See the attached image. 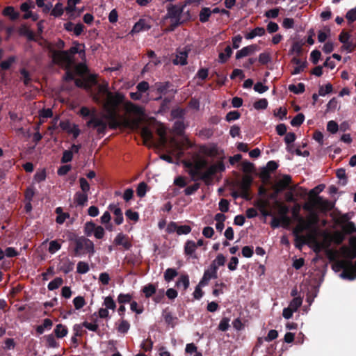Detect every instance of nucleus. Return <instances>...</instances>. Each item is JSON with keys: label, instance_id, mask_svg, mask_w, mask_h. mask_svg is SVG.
<instances>
[{"label": "nucleus", "instance_id": "nucleus-1", "mask_svg": "<svg viewBox=\"0 0 356 356\" xmlns=\"http://www.w3.org/2000/svg\"><path fill=\"white\" fill-rule=\"evenodd\" d=\"M98 92L103 101L104 113L97 115L95 110L90 111L87 107H82L79 111L81 116L90 118L87 122L88 127L95 129L98 134H104L108 126L111 129L121 125L133 129L138 128L139 120L124 118L118 113V106L124 99L122 93L110 92L108 83L99 85Z\"/></svg>", "mask_w": 356, "mask_h": 356}, {"label": "nucleus", "instance_id": "nucleus-2", "mask_svg": "<svg viewBox=\"0 0 356 356\" xmlns=\"http://www.w3.org/2000/svg\"><path fill=\"white\" fill-rule=\"evenodd\" d=\"M64 47V42L61 40H58L56 43L53 44L52 43H47V49L51 54L52 61L63 67L68 68L74 63L73 57L76 54H83L84 53V45L79 43H76L67 51H57Z\"/></svg>", "mask_w": 356, "mask_h": 356}, {"label": "nucleus", "instance_id": "nucleus-3", "mask_svg": "<svg viewBox=\"0 0 356 356\" xmlns=\"http://www.w3.org/2000/svg\"><path fill=\"white\" fill-rule=\"evenodd\" d=\"M318 222V218L316 214L312 213L307 220L302 218H298V223L293 229V234L296 236V246L301 248V245L305 242V238L300 234L305 230H310V237H314L316 234V228L314 227Z\"/></svg>", "mask_w": 356, "mask_h": 356}, {"label": "nucleus", "instance_id": "nucleus-4", "mask_svg": "<svg viewBox=\"0 0 356 356\" xmlns=\"http://www.w3.org/2000/svg\"><path fill=\"white\" fill-rule=\"evenodd\" d=\"M201 0H188L184 4L170 5L167 7V13L163 19V23L169 22L170 26L166 29L167 31H173L177 26L182 23L181 20V14L186 5L191 2L200 3Z\"/></svg>", "mask_w": 356, "mask_h": 356}, {"label": "nucleus", "instance_id": "nucleus-5", "mask_svg": "<svg viewBox=\"0 0 356 356\" xmlns=\"http://www.w3.org/2000/svg\"><path fill=\"white\" fill-rule=\"evenodd\" d=\"M136 92H131L129 93L130 98L134 101H141L143 103L149 102L150 100L149 95L150 86L149 83L142 81L136 85Z\"/></svg>", "mask_w": 356, "mask_h": 356}, {"label": "nucleus", "instance_id": "nucleus-6", "mask_svg": "<svg viewBox=\"0 0 356 356\" xmlns=\"http://www.w3.org/2000/svg\"><path fill=\"white\" fill-rule=\"evenodd\" d=\"M225 170V165L222 160L217 161L210 165L202 174L201 180L209 184L214 175Z\"/></svg>", "mask_w": 356, "mask_h": 356}, {"label": "nucleus", "instance_id": "nucleus-7", "mask_svg": "<svg viewBox=\"0 0 356 356\" xmlns=\"http://www.w3.org/2000/svg\"><path fill=\"white\" fill-rule=\"evenodd\" d=\"M95 245L92 241L88 238L81 237L75 241L74 255L79 256L85 253L93 254Z\"/></svg>", "mask_w": 356, "mask_h": 356}, {"label": "nucleus", "instance_id": "nucleus-8", "mask_svg": "<svg viewBox=\"0 0 356 356\" xmlns=\"http://www.w3.org/2000/svg\"><path fill=\"white\" fill-rule=\"evenodd\" d=\"M207 164L208 162L204 158H197L194 161L190 169V174L194 180H201L202 174L204 172L202 170L207 166Z\"/></svg>", "mask_w": 356, "mask_h": 356}, {"label": "nucleus", "instance_id": "nucleus-9", "mask_svg": "<svg viewBox=\"0 0 356 356\" xmlns=\"http://www.w3.org/2000/svg\"><path fill=\"white\" fill-rule=\"evenodd\" d=\"M339 266L343 268V272L340 274V277L343 279L353 280L356 278V261L354 266L351 263L345 261H340Z\"/></svg>", "mask_w": 356, "mask_h": 356}, {"label": "nucleus", "instance_id": "nucleus-10", "mask_svg": "<svg viewBox=\"0 0 356 356\" xmlns=\"http://www.w3.org/2000/svg\"><path fill=\"white\" fill-rule=\"evenodd\" d=\"M278 217L282 221V227H288L291 223V219L288 216L289 207L280 202H276Z\"/></svg>", "mask_w": 356, "mask_h": 356}, {"label": "nucleus", "instance_id": "nucleus-11", "mask_svg": "<svg viewBox=\"0 0 356 356\" xmlns=\"http://www.w3.org/2000/svg\"><path fill=\"white\" fill-rule=\"evenodd\" d=\"M124 109L129 114H133L136 116L140 117L144 114V109L143 107L138 106L131 102L127 101L124 102Z\"/></svg>", "mask_w": 356, "mask_h": 356}, {"label": "nucleus", "instance_id": "nucleus-12", "mask_svg": "<svg viewBox=\"0 0 356 356\" xmlns=\"http://www.w3.org/2000/svg\"><path fill=\"white\" fill-rule=\"evenodd\" d=\"M217 277V270L215 267H212L204 271L202 280L200 281V285H207L210 280Z\"/></svg>", "mask_w": 356, "mask_h": 356}, {"label": "nucleus", "instance_id": "nucleus-13", "mask_svg": "<svg viewBox=\"0 0 356 356\" xmlns=\"http://www.w3.org/2000/svg\"><path fill=\"white\" fill-rule=\"evenodd\" d=\"M291 181V177L289 175H284L282 179L278 180L275 185L276 193H280L286 189Z\"/></svg>", "mask_w": 356, "mask_h": 356}, {"label": "nucleus", "instance_id": "nucleus-14", "mask_svg": "<svg viewBox=\"0 0 356 356\" xmlns=\"http://www.w3.org/2000/svg\"><path fill=\"white\" fill-rule=\"evenodd\" d=\"M257 50V46L256 44H252L242 48L238 51L236 54V58L240 59L241 58L248 56Z\"/></svg>", "mask_w": 356, "mask_h": 356}, {"label": "nucleus", "instance_id": "nucleus-15", "mask_svg": "<svg viewBox=\"0 0 356 356\" xmlns=\"http://www.w3.org/2000/svg\"><path fill=\"white\" fill-rule=\"evenodd\" d=\"M114 243L116 245H122L126 250H129L131 247V244L129 241L127 236L122 233L117 234L114 239Z\"/></svg>", "mask_w": 356, "mask_h": 356}, {"label": "nucleus", "instance_id": "nucleus-16", "mask_svg": "<svg viewBox=\"0 0 356 356\" xmlns=\"http://www.w3.org/2000/svg\"><path fill=\"white\" fill-rule=\"evenodd\" d=\"M151 26L147 23V20L145 19H140L137 23L134 26L131 33H139L140 31H147L150 29Z\"/></svg>", "mask_w": 356, "mask_h": 356}, {"label": "nucleus", "instance_id": "nucleus-17", "mask_svg": "<svg viewBox=\"0 0 356 356\" xmlns=\"http://www.w3.org/2000/svg\"><path fill=\"white\" fill-rule=\"evenodd\" d=\"M188 53L186 51H179L177 52L175 58L173 60L175 65H184L187 63Z\"/></svg>", "mask_w": 356, "mask_h": 356}, {"label": "nucleus", "instance_id": "nucleus-18", "mask_svg": "<svg viewBox=\"0 0 356 356\" xmlns=\"http://www.w3.org/2000/svg\"><path fill=\"white\" fill-rule=\"evenodd\" d=\"M350 243L352 250H348L346 248H343V254L345 257L353 259L356 257V238H352Z\"/></svg>", "mask_w": 356, "mask_h": 356}, {"label": "nucleus", "instance_id": "nucleus-19", "mask_svg": "<svg viewBox=\"0 0 356 356\" xmlns=\"http://www.w3.org/2000/svg\"><path fill=\"white\" fill-rule=\"evenodd\" d=\"M74 200L77 205L83 206L88 202V193L77 192L74 195Z\"/></svg>", "mask_w": 356, "mask_h": 356}, {"label": "nucleus", "instance_id": "nucleus-20", "mask_svg": "<svg viewBox=\"0 0 356 356\" xmlns=\"http://www.w3.org/2000/svg\"><path fill=\"white\" fill-rule=\"evenodd\" d=\"M265 33V29L263 27H257L249 33H246L245 38L247 40H252L257 36H262Z\"/></svg>", "mask_w": 356, "mask_h": 356}, {"label": "nucleus", "instance_id": "nucleus-21", "mask_svg": "<svg viewBox=\"0 0 356 356\" xmlns=\"http://www.w3.org/2000/svg\"><path fill=\"white\" fill-rule=\"evenodd\" d=\"M292 61L296 64V66L294 67L292 74H298L304 70L306 67V63L302 62L300 59L297 58H293Z\"/></svg>", "mask_w": 356, "mask_h": 356}, {"label": "nucleus", "instance_id": "nucleus-22", "mask_svg": "<svg viewBox=\"0 0 356 356\" xmlns=\"http://www.w3.org/2000/svg\"><path fill=\"white\" fill-rule=\"evenodd\" d=\"M189 277L187 275H182L177 280L176 284L177 287H183L184 291H186L189 286Z\"/></svg>", "mask_w": 356, "mask_h": 356}, {"label": "nucleus", "instance_id": "nucleus-23", "mask_svg": "<svg viewBox=\"0 0 356 356\" xmlns=\"http://www.w3.org/2000/svg\"><path fill=\"white\" fill-rule=\"evenodd\" d=\"M140 134L145 144H147L148 142L151 141L153 137L152 132L149 130L148 127H144L141 129Z\"/></svg>", "mask_w": 356, "mask_h": 356}, {"label": "nucleus", "instance_id": "nucleus-24", "mask_svg": "<svg viewBox=\"0 0 356 356\" xmlns=\"http://www.w3.org/2000/svg\"><path fill=\"white\" fill-rule=\"evenodd\" d=\"M211 13V10L209 8H203L200 13V21L203 23L207 22L209 20Z\"/></svg>", "mask_w": 356, "mask_h": 356}, {"label": "nucleus", "instance_id": "nucleus-25", "mask_svg": "<svg viewBox=\"0 0 356 356\" xmlns=\"http://www.w3.org/2000/svg\"><path fill=\"white\" fill-rule=\"evenodd\" d=\"M196 250V244L193 241H187L184 246L186 254L192 255Z\"/></svg>", "mask_w": 356, "mask_h": 356}, {"label": "nucleus", "instance_id": "nucleus-26", "mask_svg": "<svg viewBox=\"0 0 356 356\" xmlns=\"http://www.w3.org/2000/svg\"><path fill=\"white\" fill-rule=\"evenodd\" d=\"M67 332V328L62 324H58L54 330L55 334L58 338L65 337Z\"/></svg>", "mask_w": 356, "mask_h": 356}, {"label": "nucleus", "instance_id": "nucleus-27", "mask_svg": "<svg viewBox=\"0 0 356 356\" xmlns=\"http://www.w3.org/2000/svg\"><path fill=\"white\" fill-rule=\"evenodd\" d=\"M81 0H67V6L65 10L70 15H73V13L76 10V5L79 3Z\"/></svg>", "mask_w": 356, "mask_h": 356}, {"label": "nucleus", "instance_id": "nucleus-28", "mask_svg": "<svg viewBox=\"0 0 356 356\" xmlns=\"http://www.w3.org/2000/svg\"><path fill=\"white\" fill-rule=\"evenodd\" d=\"M3 14L5 16L9 17L13 20L16 19L19 16V13L15 12L13 6H8L5 8L3 10Z\"/></svg>", "mask_w": 356, "mask_h": 356}, {"label": "nucleus", "instance_id": "nucleus-29", "mask_svg": "<svg viewBox=\"0 0 356 356\" xmlns=\"http://www.w3.org/2000/svg\"><path fill=\"white\" fill-rule=\"evenodd\" d=\"M64 8L62 3L58 2L52 8L51 15L58 17L63 14Z\"/></svg>", "mask_w": 356, "mask_h": 356}, {"label": "nucleus", "instance_id": "nucleus-30", "mask_svg": "<svg viewBox=\"0 0 356 356\" xmlns=\"http://www.w3.org/2000/svg\"><path fill=\"white\" fill-rule=\"evenodd\" d=\"M74 268V263L72 262L70 259H65L63 261L62 265L60 266V270L65 273H68Z\"/></svg>", "mask_w": 356, "mask_h": 356}, {"label": "nucleus", "instance_id": "nucleus-31", "mask_svg": "<svg viewBox=\"0 0 356 356\" xmlns=\"http://www.w3.org/2000/svg\"><path fill=\"white\" fill-rule=\"evenodd\" d=\"M226 261L225 257L222 254H219L217 255L216 259L213 261L211 264V266L213 268L215 267L216 270H218V268L219 266H222L225 264Z\"/></svg>", "mask_w": 356, "mask_h": 356}, {"label": "nucleus", "instance_id": "nucleus-32", "mask_svg": "<svg viewBox=\"0 0 356 356\" xmlns=\"http://www.w3.org/2000/svg\"><path fill=\"white\" fill-rule=\"evenodd\" d=\"M232 50L229 46H227L225 49V52H221L219 54V62L220 63H225L232 55Z\"/></svg>", "mask_w": 356, "mask_h": 356}, {"label": "nucleus", "instance_id": "nucleus-33", "mask_svg": "<svg viewBox=\"0 0 356 356\" xmlns=\"http://www.w3.org/2000/svg\"><path fill=\"white\" fill-rule=\"evenodd\" d=\"M169 83L168 82H158L154 84V88L159 94H163L166 92Z\"/></svg>", "mask_w": 356, "mask_h": 356}, {"label": "nucleus", "instance_id": "nucleus-34", "mask_svg": "<svg viewBox=\"0 0 356 356\" xmlns=\"http://www.w3.org/2000/svg\"><path fill=\"white\" fill-rule=\"evenodd\" d=\"M103 305L107 309H111L113 311H114L116 308V304L111 296L104 298Z\"/></svg>", "mask_w": 356, "mask_h": 356}, {"label": "nucleus", "instance_id": "nucleus-35", "mask_svg": "<svg viewBox=\"0 0 356 356\" xmlns=\"http://www.w3.org/2000/svg\"><path fill=\"white\" fill-rule=\"evenodd\" d=\"M302 300L300 297L294 298L289 303V307L293 310L295 312L302 305Z\"/></svg>", "mask_w": 356, "mask_h": 356}, {"label": "nucleus", "instance_id": "nucleus-36", "mask_svg": "<svg viewBox=\"0 0 356 356\" xmlns=\"http://www.w3.org/2000/svg\"><path fill=\"white\" fill-rule=\"evenodd\" d=\"M178 275L177 271L174 268H168L164 273V279L166 282H170Z\"/></svg>", "mask_w": 356, "mask_h": 356}, {"label": "nucleus", "instance_id": "nucleus-37", "mask_svg": "<svg viewBox=\"0 0 356 356\" xmlns=\"http://www.w3.org/2000/svg\"><path fill=\"white\" fill-rule=\"evenodd\" d=\"M63 281L61 277H56L48 284V289L50 291L55 290L62 285Z\"/></svg>", "mask_w": 356, "mask_h": 356}, {"label": "nucleus", "instance_id": "nucleus-38", "mask_svg": "<svg viewBox=\"0 0 356 356\" xmlns=\"http://www.w3.org/2000/svg\"><path fill=\"white\" fill-rule=\"evenodd\" d=\"M96 227V225L92 222H86L84 227V232L86 236H92L94 234Z\"/></svg>", "mask_w": 356, "mask_h": 356}, {"label": "nucleus", "instance_id": "nucleus-39", "mask_svg": "<svg viewBox=\"0 0 356 356\" xmlns=\"http://www.w3.org/2000/svg\"><path fill=\"white\" fill-rule=\"evenodd\" d=\"M142 291L144 293L146 298H149L155 293L156 288L153 284H149L145 286L143 288Z\"/></svg>", "mask_w": 356, "mask_h": 356}, {"label": "nucleus", "instance_id": "nucleus-40", "mask_svg": "<svg viewBox=\"0 0 356 356\" xmlns=\"http://www.w3.org/2000/svg\"><path fill=\"white\" fill-rule=\"evenodd\" d=\"M289 89L295 94H300L305 91V85L302 83H300L298 85H290Z\"/></svg>", "mask_w": 356, "mask_h": 356}, {"label": "nucleus", "instance_id": "nucleus-41", "mask_svg": "<svg viewBox=\"0 0 356 356\" xmlns=\"http://www.w3.org/2000/svg\"><path fill=\"white\" fill-rule=\"evenodd\" d=\"M305 120V116L302 113H298L296 115L292 120L291 121V124L293 127H298L300 126Z\"/></svg>", "mask_w": 356, "mask_h": 356}, {"label": "nucleus", "instance_id": "nucleus-42", "mask_svg": "<svg viewBox=\"0 0 356 356\" xmlns=\"http://www.w3.org/2000/svg\"><path fill=\"white\" fill-rule=\"evenodd\" d=\"M203 152L211 157H214L218 154V147L216 145L209 146L206 147Z\"/></svg>", "mask_w": 356, "mask_h": 356}, {"label": "nucleus", "instance_id": "nucleus-43", "mask_svg": "<svg viewBox=\"0 0 356 356\" xmlns=\"http://www.w3.org/2000/svg\"><path fill=\"white\" fill-rule=\"evenodd\" d=\"M132 299V296L129 293H120L118 296V302L120 304H124L130 302Z\"/></svg>", "mask_w": 356, "mask_h": 356}, {"label": "nucleus", "instance_id": "nucleus-44", "mask_svg": "<svg viewBox=\"0 0 356 356\" xmlns=\"http://www.w3.org/2000/svg\"><path fill=\"white\" fill-rule=\"evenodd\" d=\"M15 57L10 56L6 60L1 62L0 66L1 68L3 70H6L10 67V66L15 63Z\"/></svg>", "mask_w": 356, "mask_h": 356}, {"label": "nucleus", "instance_id": "nucleus-45", "mask_svg": "<svg viewBox=\"0 0 356 356\" xmlns=\"http://www.w3.org/2000/svg\"><path fill=\"white\" fill-rule=\"evenodd\" d=\"M77 273L80 274H85L89 270V266L84 261H79L77 264Z\"/></svg>", "mask_w": 356, "mask_h": 356}, {"label": "nucleus", "instance_id": "nucleus-46", "mask_svg": "<svg viewBox=\"0 0 356 356\" xmlns=\"http://www.w3.org/2000/svg\"><path fill=\"white\" fill-rule=\"evenodd\" d=\"M60 248L61 245L57 241H51L49 243L48 250L51 254H54L55 252L58 251L60 249Z\"/></svg>", "mask_w": 356, "mask_h": 356}, {"label": "nucleus", "instance_id": "nucleus-47", "mask_svg": "<svg viewBox=\"0 0 356 356\" xmlns=\"http://www.w3.org/2000/svg\"><path fill=\"white\" fill-rule=\"evenodd\" d=\"M163 318L165 321V323L171 325L172 327L175 326L176 324V320L177 318L173 317L172 315L170 313L165 312L163 314Z\"/></svg>", "mask_w": 356, "mask_h": 356}, {"label": "nucleus", "instance_id": "nucleus-48", "mask_svg": "<svg viewBox=\"0 0 356 356\" xmlns=\"http://www.w3.org/2000/svg\"><path fill=\"white\" fill-rule=\"evenodd\" d=\"M73 303L76 309H80L85 304V300L82 296H77L74 298Z\"/></svg>", "mask_w": 356, "mask_h": 356}, {"label": "nucleus", "instance_id": "nucleus-49", "mask_svg": "<svg viewBox=\"0 0 356 356\" xmlns=\"http://www.w3.org/2000/svg\"><path fill=\"white\" fill-rule=\"evenodd\" d=\"M332 91V86L330 83L326 84L325 86H321L318 90L320 96H325Z\"/></svg>", "mask_w": 356, "mask_h": 356}, {"label": "nucleus", "instance_id": "nucleus-50", "mask_svg": "<svg viewBox=\"0 0 356 356\" xmlns=\"http://www.w3.org/2000/svg\"><path fill=\"white\" fill-rule=\"evenodd\" d=\"M130 325L129 323L124 320H122L120 321L119 326L118 327V332L121 333H127L128 330H129Z\"/></svg>", "mask_w": 356, "mask_h": 356}, {"label": "nucleus", "instance_id": "nucleus-51", "mask_svg": "<svg viewBox=\"0 0 356 356\" xmlns=\"http://www.w3.org/2000/svg\"><path fill=\"white\" fill-rule=\"evenodd\" d=\"M147 191V184L145 182H141L137 187V195L138 196L143 197L145 195Z\"/></svg>", "mask_w": 356, "mask_h": 356}, {"label": "nucleus", "instance_id": "nucleus-52", "mask_svg": "<svg viewBox=\"0 0 356 356\" xmlns=\"http://www.w3.org/2000/svg\"><path fill=\"white\" fill-rule=\"evenodd\" d=\"M339 40L343 44V47L349 49L350 44L348 42L349 35L346 33H341L339 35Z\"/></svg>", "mask_w": 356, "mask_h": 356}, {"label": "nucleus", "instance_id": "nucleus-53", "mask_svg": "<svg viewBox=\"0 0 356 356\" xmlns=\"http://www.w3.org/2000/svg\"><path fill=\"white\" fill-rule=\"evenodd\" d=\"M268 106V101L266 99H261L259 101H257L254 104V107L255 109H265Z\"/></svg>", "mask_w": 356, "mask_h": 356}, {"label": "nucleus", "instance_id": "nucleus-54", "mask_svg": "<svg viewBox=\"0 0 356 356\" xmlns=\"http://www.w3.org/2000/svg\"><path fill=\"white\" fill-rule=\"evenodd\" d=\"M338 124L334 120H330L327 122V129L329 132L332 134H335L338 131Z\"/></svg>", "mask_w": 356, "mask_h": 356}, {"label": "nucleus", "instance_id": "nucleus-55", "mask_svg": "<svg viewBox=\"0 0 356 356\" xmlns=\"http://www.w3.org/2000/svg\"><path fill=\"white\" fill-rule=\"evenodd\" d=\"M125 215L127 218H129V220H134L135 222H137L139 219V215H138V212L133 211L131 209H128L125 212Z\"/></svg>", "mask_w": 356, "mask_h": 356}, {"label": "nucleus", "instance_id": "nucleus-56", "mask_svg": "<svg viewBox=\"0 0 356 356\" xmlns=\"http://www.w3.org/2000/svg\"><path fill=\"white\" fill-rule=\"evenodd\" d=\"M79 182H80V187H81L83 193H88V192L90 190V185H89L88 182L87 181V180L85 178L81 177L79 179Z\"/></svg>", "mask_w": 356, "mask_h": 356}, {"label": "nucleus", "instance_id": "nucleus-57", "mask_svg": "<svg viewBox=\"0 0 356 356\" xmlns=\"http://www.w3.org/2000/svg\"><path fill=\"white\" fill-rule=\"evenodd\" d=\"M238 264V259L236 257H232L230 259V261L227 265V267L229 270L234 271L237 268V266Z\"/></svg>", "mask_w": 356, "mask_h": 356}, {"label": "nucleus", "instance_id": "nucleus-58", "mask_svg": "<svg viewBox=\"0 0 356 356\" xmlns=\"http://www.w3.org/2000/svg\"><path fill=\"white\" fill-rule=\"evenodd\" d=\"M229 319L227 318H223L218 325V328L221 331H226L229 327Z\"/></svg>", "mask_w": 356, "mask_h": 356}, {"label": "nucleus", "instance_id": "nucleus-59", "mask_svg": "<svg viewBox=\"0 0 356 356\" xmlns=\"http://www.w3.org/2000/svg\"><path fill=\"white\" fill-rule=\"evenodd\" d=\"M105 234L104 229L101 226H97L95 232H94V236L97 239H101L104 237Z\"/></svg>", "mask_w": 356, "mask_h": 356}, {"label": "nucleus", "instance_id": "nucleus-60", "mask_svg": "<svg viewBox=\"0 0 356 356\" xmlns=\"http://www.w3.org/2000/svg\"><path fill=\"white\" fill-rule=\"evenodd\" d=\"M191 228L188 225H181L178 226L177 229V234L178 235H182V234H188L191 232Z\"/></svg>", "mask_w": 356, "mask_h": 356}, {"label": "nucleus", "instance_id": "nucleus-61", "mask_svg": "<svg viewBox=\"0 0 356 356\" xmlns=\"http://www.w3.org/2000/svg\"><path fill=\"white\" fill-rule=\"evenodd\" d=\"M253 252V248L250 246H244L242 249V254L246 258H250Z\"/></svg>", "mask_w": 356, "mask_h": 356}, {"label": "nucleus", "instance_id": "nucleus-62", "mask_svg": "<svg viewBox=\"0 0 356 356\" xmlns=\"http://www.w3.org/2000/svg\"><path fill=\"white\" fill-rule=\"evenodd\" d=\"M240 117V114L238 111H234L229 112L226 115V120L228 122L236 120L238 119Z\"/></svg>", "mask_w": 356, "mask_h": 356}, {"label": "nucleus", "instance_id": "nucleus-63", "mask_svg": "<svg viewBox=\"0 0 356 356\" xmlns=\"http://www.w3.org/2000/svg\"><path fill=\"white\" fill-rule=\"evenodd\" d=\"M270 60V57L269 54L264 52L259 54V61L260 63L264 65L267 64Z\"/></svg>", "mask_w": 356, "mask_h": 356}, {"label": "nucleus", "instance_id": "nucleus-64", "mask_svg": "<svg viewBox=\"0 0 356 356\" xmlns=\"http://www.w3.org/2000/svg\"><path fill=\"white\" fill-rule=\"evenodd\" d=\"M346 17L350 22H353L356 20V7L350 10L346 13Z\"/></svg>", "mask_w": 356, "mask_h": 356}]
</instances>
